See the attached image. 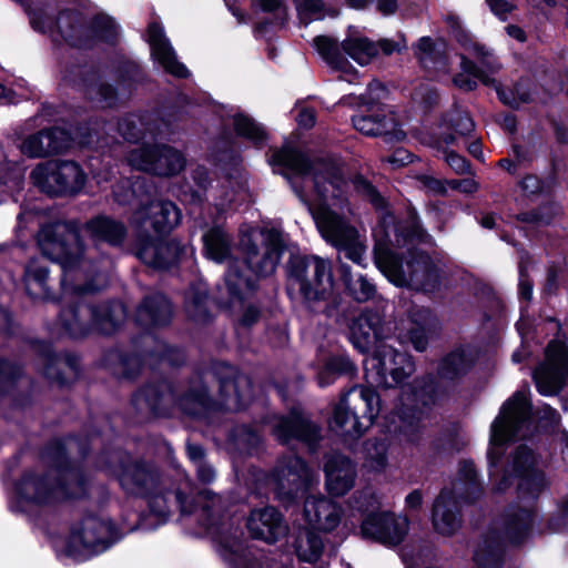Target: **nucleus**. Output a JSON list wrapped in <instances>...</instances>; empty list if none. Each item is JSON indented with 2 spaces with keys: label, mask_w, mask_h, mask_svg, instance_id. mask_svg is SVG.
<instances>
[{
  "label": "nucleus",
  "mask_w": 568,
  "mask_h": 568,
  "mask_svg": "<svg viewBox=\"0 0 568 568\" xmlns=\"http://www.w3.org/2000/svg\"><path fill=\"white\" fill-rule=\"evenodd\" d=\"M71 142L72 136L69 132L51 128L24 136L18 149L30 159H43L67 151Z\"/></svg>",
  "instance_id": "24"
},
{
  "label": "nucleus",
  "mask_w": 568,
  "mask_h": 568,
  "mask_svg": "<svg viewBox=\"0 0 568 568\" xmlns=\"http://www.w3.org/2000/svg\"><path fill=\"white\" fill-rule=\"evenodd\" d=\"M243 532L235 529L217 537L219 552L234 568H262L260 560L247 550L242 540Z\"/></svg>",
  "instance_id": "33"
},
{
  "label": "nucleus",
  "mask_w": 568,
  "mask_h": 568,
  "mask_svg": "<svg viewBox=\"0 0 568 568\" xmlns=\"http://www.w3.org/2000/svg\"><path fill=\"white\" fill-rule=\"evenodd\" d=\"M106 468L116 477L120 487L128 495L146 496L159 487V471L146 462L112 453Z\"/></svg>",
  "instance_id": "14"
},
{
  "label": "nucleus",
  "mask_w": 568,
  "mask_h": 568,
  "mask_svg": "<svg viewBox=\"0 0 568 568\" xmlns=\"http://www.w3.org/2000/svg\"><path fill=\"white\" fill-rule=\"evenodd\" d=\"M353 126L365 135H382L390 131L394 119L386 115L384 110L372 112L371 114L354 115Z\"/></svg>",
  "instance_id": "43"
},
{
  "label": "nucleus",
  "mask_w": 568,
  "mask_h": 568,
  "mask_svg": "<svg viewBox=\"0 0 568 568\" xmlns=\"http://www.w3.org/2000/svg\"><path fill=\"white\" fill-rule=\"evenodd\" d=\"M270 164L288 180L294 193L312 214L322 237L345 257L364 266L366 237L345 213H352V190L376 211H386V200L363 176L348 180L341 163L328 158H310L284 145L274 150Z\"/></svg>",
  "instance_id": "1"
},
{
  "label": "nucleus",
  "mask_w": 568,
  "mask_h": 568,
  "mask_svg": "<svg viewBox=\"0 0 568 568\" xmlns=\"http://www.w3.org/2000/svg\"><path fill=\"white\" fill-rule=\"evenodd\" d=\"M271 428L274 437L283 444L296 439L313 447L320 438V428L297 408L292 409L288 416L274 417Z\"/></svg>",
  "instance_id": "25"
},
{
  "label": "nucleus",
  "mask_w": 568,
  "mask_h": 568,
  "mask_svg": "<svg viewBox=\"0 0 568 568\" xmlns=\"http://www.w3.org/2000/svg\"><path fill=\"white\" fill-rule=\"evenodd\" d=\"M83 229L94 243L102 242L113 247L121 246L128 236L124 222L103 214L87 221Z\"/></svg>",
  "instance_id": "32"
},
{
  "label": "nucleus",
  "mask_w": 568,
  "mask_h": 568,
  "mask_svg": "<svg viewBox=\"0 0 568 568\" xmlns=\"http://www.w3.org/2000/svg\"><path fill=\"white\" fill-rule=\"evenodd\" d=\"M444 123L447 128L453 129L460 135L470 133L475 128L474 121L469 114L459 108H455L448 112L444 119Z\"/></svg>",
  "instance_id": "57"
},
{
  "label": "nucleus",
  "mask_w": 568,
  "mask_h": 568,
  "mask_svg": "<svg viewBox=\"0 0 568 568\" xmlns=\"http://www.w3.org/2000/svg\"><path fill=\"white\" fill-rule=\"evenodd\" d=\"M295 4L298 18L305 26L312 21L322 20L326 16L322 0H297Z\"/></svg>",
  "instance_id": "56"
},
{
  "label": "nucleus",
  "mask_w": 568,
  "mask_h": 568,
  "mask_svg": "<svg viewBox=\"0 0 568 568\" xmlns=\"http://www.w3.org/2000/svg\"><path fill=\"white\" fill-rule=\"evenodd\" d=\"M408 526L406 516L390 511L372 513L363 519L361 535L385 546H396L404 540Z\"/></svg>",
  "instance_id": "21"
},
{
  "label": "nucleus",
  "mask_w": 568,
  "mask_h": 568,
  "mask_svg": "<svg viewBox=\"0 0 568 568\" xmlns=\"http://www.w3.org/2000/svg\"><path fill=\"white\" fill-rule=\"evenodd\" d=\"M196 498L203 513V526L209 529L215 524V518L220 517L221 497L215 496L207 489H203L197 494Z\"/></svg>",
  "instance_id": "54"
},
{
  "label": "nucleus",
  "mask_w": 568,
  "mask_h": 568,
  "mask_svg": "<svg viewBox=\"0 0 568 568\" xmlns=\"http://www.w3.org/2000/svg\"><path fill=\"white\" fill-rule=\"evenodd\" d=\"M48 267L38 261H31L24 274V284L28 294L33 298H51L48 287Z\"/></svg>",
  "instance_id": "42"
},
{
  "label": "nucleus",
  "mask_w": 568,
  "mask_h": 568,
  "mask_svg": "<svg viewBox=\"0 0 568 568\" xmlns=\"http://www.w3.org/2000/svg\"><path fill=\"white\" fill-rule=\"evenodd\" d=\"M375 263L397 286H409L423 292H433L438 287L439 271L425 253L408 250L407 255L402 257L388 248H378Z\"/></svg>",
  "instance_id": "6"
},
{
  "label": "nucleus",
  "mask_w": 568,
  "mask_h": 568,
  "mask_svg": "<svg viewBox=\"0 0 568 568\" xmlns=\"http://www.w3.org/2000/svg\"><path fill=\"white\" fill-rule=\"evenodd\" d=\"M38 245L44 256L61 265L62 301L59 314L61 328L72 337H83L92 329L112 334L123 323L126 311L121 302L93 305L85 295L104 286L103 273L111 266L103 257L100 267L93 260L97 248H85L77 229L69 223L44 225L38 233Z\"/></svg>",
  "instance_id": "2"
},
{
  "label": "nucleus",
  "mask_w": 568,
  "mask_h": 568,
  "mask_svg": "<svg viewBox=\"0 0 568 568\" xmlns=\"http://www.w3.org/2000/svg\"><path fill=\"white\" fill-rule=\"evenodd\" d=\"M559 212L560 207L556 203L549 202L536 210L518 214L517 220L531 227H540L550 224Z\"/></svg>",
  "instance_id": "51"
},
{
  "label": "nucleus",
  "mask_w": 568,
  "mask_h": 568,
  "mask_svg": "<svg viewBox=\"0 0 568 568\" xmlns=\"http://www.w3.org/2000/svg\"><path fill=\"white\" fill-rule=\"evenodd\" d=\"M324 471L326 489L333 496H344L355 485L356 465L344 455H329L325 462Z\"/></svg>",
  "instance_id": "26"
},
{
  "label": "nucleus",
  "mask_w": 568,
  "mask_h": 568,
  "mask_svg": "<svg viewBox=\"0 0 568 568\" xmlns=\"http://www.w3.org/2000/svg\"><path fill=\"white\" fill-rule=\"evenodd\" d=\"M247 528L254 538L268 544L275 542L286 534L282 516L274 507L253 510L247 520Z\"/></svg>",
  "instance_id": "31"
},
{
  "label": "nucleus",
  "mask_w": 568,
  "mask_h": 568,
  "mask_svg": "<svg viewBox=\"0 0 568 568\" xmlns=\"http://www.w3.org/2000/svg\"><path fill=\"white\" fill-rule=\"evenodd\" d=\"M304 516L313 529L332 531L341 523L342 509L326 497L308 496L304 504Z\"/></svg>",
  "instance_id": "29"
},
{
  "label": "nucleus",
  "mask_w": 568,
  "mask_h": 568,
  "mask_svg": "<svg viewBox=\"0 0 568 568\" xmlns=\"http://www.w3.org/2000/svg\"><path fill=\"white\" fill-rule=\"evenodd\" d=\"M34 186L50 195H73L85 183V174L73 161L51 160L36 165L30 173Z\"/></svg>",
  "instance_id": "12"
},
{
  "label": "nucleus",
  "mask_w": 568,
  "mask_h": 568,
  "mask_svg": "<svg viewBox=\"0 0 568 568\" xmlns=\"http://www.w3.org/2000/svg\"><path fill=\"white\" fill-rule=\"evenodd\" d=\"M415 55L420 65L429 71H445L447 67L446 43L423 37L415 45Z\"/></svg>",
  "instance_id": "37"
},
{
  "label": "nucleus",
  "mask_w": 568,
  "mask_h": 568,
  "mask_svg": "<svg viewBox=\"0 0 568 568\" xmlns=\"http://www.w3.org/2000/svg\"><path fill=\"white\" fill-rule=\"evenodd\" d=\"M410 357L393 346L379 344L374 354L365 359L367 382L376 386L394 387L404 383L414 372Z\"/></svg>",
  "instance_id": "13"
},
{
  "label": "nucleus",
  "mask_w": 568,
  "mask_h": 568,
  "mask_svg": "<svg viewBox=\"0 0 568 568\" xmlns=\"http://www.w3.org/2000/svg\"><path fill=\"white\" fill-rule=\"evenodd\" d=\"M236 442L239 446H242L247 452H251L257 448V446L260 445L261 435L258 434V432L250 427H242L241 429L237 430Z\"/></svg>",
  "instance_id": "62"
},
{
  "label": "nucleus",
  "mask_w": 568,
  "mask_h": 568,
  "mask_svg": "<svg viewBox=\"0 0 568 568\" xmlns=\"http://www.w3.org/2000/svg\"><path fill=\"white\" fill-rule=\"evenodd\" d=\"M388 331L378 311L366 310L353 320L349 337L354 346L364 352L372 342L387 338Z\"/></svg>",
  "instance_id": "27"
},
{
  "label": "nucleus",
  "mask_w": 568,
  "mask_h": 568,
  "mask_svg": "<svg viewBox=\"0 0 568 568\" xmlns=\"http://www.w3.org/2000/svg\"><path fill=\"white\" fill-rule=\"evenodd\" d=\"M119 134L128 142H138L146 133L154 135L149 115L128 114L118 123Z\"/></svg>",
  "instance_id": "45"
},
{
  "label": "nucleus",
  "mask_w": 568,
  "mask_h": 568,
  "mask_svg": "<svg viewBox=\"0 0 568 568\" xmlns=\"http://www.w3.org/2000/svg\"><path fill=\"white\" fill-rule=\"evenodd\" d=\"M20 374V367L8 361H0V390L16 381Z\"/></svg>",
  "instance_id": "63"
},
{
  "label": "nucleus",
  "mask_w": 568,
  "mask_h": 568,
  "mask_svg": "<svg viewBox=\"0 0 568 568\" xmlns=\"http://www.w3.org/2000/svg\"><path fill=\"white\" fill-rule=\"evenodd\" d=\"M181 221L179 207L171 201L158 200L142 204L133 212L131 225L141 233H148L151 229L156 234L172 231Z\"/></svg>",
  "instance_id": "20"
},
{
  "label": "nucleus",
  "mask_w": 568,
  "mask_h": 568,
  "mask_svg": "<svg viewBox=\"0 0 568 568\" xmlns=\"http://www.w3.org/2000/svg\"><path fill=\"white\" fill-rule=\"evenodd\" d=\"M204 243V253L207 258L222 263L231 255L232 239L231 235L221 226L210 227L202 236Z\"/></svg>",
  "instance_id": "40"
},
{
  "label": "nucleus",
  "mask_w": 568,
  "mask_h": 568,
  "mask_svg": "<svg viewBox=\"0 0 568 568\" xmlns=\"http://www.w3.org/2000/svg\"><path fill=\"white\" fill-rule=\"evenodd\" d=\"M172 316V307L168 298L162 294L146 296L139 305L135 321L143 327H156L165 325Z\"/></svg>",
  "instance_id": "35"
},
{
  "label": "nucleus",
  "mask_w": 568,
  "mask_h": 568,
  "mask_svg": "<svg viewBox=\"0 0 568 568\" xmlns=\"http://www.w3.org/2000/svg\"><path fill=\"white\" fill-rule=\"evenodd\" d=\"M433 402V395L425 387L403 386L400 408L397 412L398 424L395 426V432L402 434L408 442H416L423 428L426 408Z\"/></svg>",
  "instance_id": "15"
},
{
  "label": "nucleus",
  "mask_w": 568,
  "mask_h": 568,
  "mask_svg": "<svg viewBox=\"0 0 568 568\" xmlns=\"http://www.w3.org/2000/svg\"><path fill=\"white\" fill-rule=\"evenodd\" d=\"M535 523V513L531 506H511L504 519V537L510 542L518 544L525 540Z\"/></svg>",
  "instance_id": "36"
},
{
  "label": "nucleus",
  "mask_w": 568,
  "mask_h": 568,
  "mask_svg": "<svg viewBox=\"0 0 568 568\" xmlns=\"http://www.w3.org/2000/svg\"><path fill=\"white\" fill-rule=\"evenodd\" d=\"M79 447L74 438L55 440L44 453V458L54 466L55 484L33 471H27L17 484V494L26 501L48 505L67 498H81L88 495L83 473L70 466L67 455Z\"/></svg>",
  "instance_id": "4"
},
{
  "label": "nucleus",
  "mask_w": 568,
  "mask_h": 568,
  "mask_svg": "<svg viewBox=\"0 0 568 568\" xmlns=\"http://www.w3.org/2000/svg\"><path fill=\"white\" fill-rule=\"evenodd\" d=\"M88 94L102 108H110L115 104L116 93L112 85L108 83H98L90 87Z\"/></svg>",
  "instance_id": "60"
},
{
  "label": "nucleus",
  "mask_w": 568,
  "mask_h": 568,
  "mask_svg": "<svg viewBox=\"0 0 568 568\" xmlns=\"http://www.w3.org/2000/svg\"><path fill=\"white\" fill-rule=\"evenodd\" d=\"M240 245L247 268L256 276L272 275L284 252L283 234L275 229L251 230L242 235Z\"/></svg>",
  "instance_id": "11"
},
{
  "label": "nucleus",
  "mask_w": 568,
  "mask_h": 568,
  "mask_svg": "<svg viewBox=\"0 0 568 568\" xmlns=\"http://www.w3.org/2000/svg\"><path fill=\"white\" fill-rule=\"evenodd\" d=\"M354 367L352 362L346 356H333L331 357L324 368L318 373L317 381L321 387L331 385L335 376L342 374L353 373Z\"/></svg>",
  "instance_id": "52"
},
{
  "label": "nucleus",
  "mask_w": 568,
  "mask_h": 568,
  "mask_svg": "<svg viewBox=\"0 0 568 568\" xmlns=\"http://www.w3.org/2000/svg\"><path fill=\"white\" fill-rule=\"evenodd\" d=\"M481 490L475 465L468 460L462 462L452 488H444L435 499L432 513L434 529L444 536L455 534L462 525L459 499L473 501Z\"/></svg>",
  "instance_id": "7"
},
{
  "label": "nucleus",
  "mask_w": 568,
  "mask_h": 568,
  "mask_svg": "<svg viewBox=\"0 0 568 568\" xmlns=\"http://www.w3.org/2000/svg\"><path fill=\"white\" fill-rule=\"evenodd\" d=\"M30 22L34 30L48 33L54 42L63 40L73 47H87L94 38L112 42L118 37V26L104 14H98L90 27L74 11H62L57 19L43 12H32Z\"/></svg>",
  "instance_id": "5"
},
{
  "label": "nucleus",
  "mask_w": 568,
  "mask_h": 568,
  "mask_svg": "<svg viewBox=\"0 0 568 568\" xmlns=\"http://www.w3.org/2000/svg\"><path fill=\"white\" fill-rule=\"evenodd\" d=\"M498 94L500 101L509 105L511 108H518L520 104L526 103L530 99L529 91L525 88L524 83H518L511 90H504L500 85L495 81V85H493Z\"/></svg>",
  "instance_id": "58"
},
{
  "label": "nucleus",
  "mask_w": 568,
  "mask_h": 568,
  "mask_svg": "<svg viewBox=\"0 0 568 568\" xmlns=\"http://www.w3.org/2000/svg\"><path fill=\"white\" fill-rule=\"evenodd\" d=\"M363 466L376 473H381L386 468L387 445L384 440L368 439L365 442Z\"/></svg>",
  "instance_id": "47"
},
{
  "label": "nucleus",
  "mask_w": 568,
  "mask_h": 568,
  "mask_svg": "<svg viewBox=\"0 0 568 568\" xmlns=\"http://www.w3.org/2000/svg\"><path fill=\"white\" fill-rule=\"evenodd\" d=\"M128 161L136 170L160 176L178 174L185 165L183 154L165 144H144L132 150Z\"/></svg>",
  "instance_id": "17"
},
{
  "label": "nucleus",
  "mask_w": 568,
  "mask_h": 568,
  "mask_svg": "<svg viewBox=\"0 0 568 568\" xmlns=\"http://www.w3.org/2000/svg\"><path fill=\"white\" fill-rule=\"evenodd\" d=\"M138 187H140L139 182L132 184L128 179L120 180L113 187L114 201L120 205L130 204Z\"/></svg>",
  "instance_id": "61"
},
{
  "label": "nucleus",
  "mask_w": 568,
  "mask_h": 568,
  "mask_svg": "<svg viewBox=\"0 0 568 568\" xmlns=\"http://www.w3.org/2000/svg\"><path fill=\"white\" fill-rule=\"evenodd\" d=\"M342 276L351 294L357 302H366L374 297L376 287L367 277L359 275L356 280H352L348 267L345 265H342Z\"/></svg>",
  "instance_id": "53"
},
{
  "label": "nucleus",
  "mask_w": 568,
  "mask_h": 568,
  "mask_svg": "<svg viewBox=\"0 0 568 568\" xmlns=\"http://www.w3.org/2000/svg\"><path fill=\"white\" fill-rule=\"evenodd\" d=\"M225 285L232 298L242 300L246 292L255 290V280L240 273L237 264L234 262L225 274Z\"/></svg>",
  "instance_id": "50"
},
{
  "label": "nucleus",
  "mask_w": 568,
  "mask_h": 568,
  "mask_svg": "<svg viewBox=\"0 0 568 568\" xmlns=\"http://www.w3.org/2000/svg\"><path fill=\"white\" fill-rule=\"evenodd\" d=\"M471 358L462 348L447 354L438 366V376L445 381H456L467 374L471 366Z\"/></svg>",
  "instance_id": "44"
},
{
  "label": "nucleus",
  "mask_w": 568,
  "mask_h": 568,
  "mask_svg": "<svg viewBox=\"0 0 568 568\" xmlns=\"http://www.w3.org/2000/svg\"><path fill=\"white\" fill-rule=\"evenodd\" d=\"M334 288L331 263L312 255L294 257L287 266V292L298 295L311 308L327 301Z\"/></svg>",
  "instance_id": "8"
},
{
  "label": "nucleus",
  "mask_w": 568,
  "mask_h": 568,
  "mask_svg": "<svg viewBox=\"0 0 568 568\" xmlns=\"http://www.w3.org/2000/svg\"><path fill=\"white\" fill-rule=\"evenodd\" d=\"M207 293L202 286H192L185 295V312L195 322H205L209 318L206 307Z\"/></svg>",
  "instance_id": "49"
},
{
  "label": "nucleus",
  "mask_w": 568,
  "mask_h": 568,
  "mask_svg": "<svg viewBox=\"0 0 568 568\" xmlns=\"http://www.w3.org/2000/svg\"><path fill=\"white\" fill-rule=\"evenodd\" d=\"M148 41L151 47L152 57L166 72L179 78L187 77V69L176 60L174 50L165 38L163 28L159 23H150L148 28Z\"/></svg>",
  "instance_id": "30"
},
{
  "label": "nucleus",
  "mask_w": 568,
  "mask_h": 568,
  "mask_svg": "<svg viewBox=\"0 0 568 568\" xmlns=\"http://www.w3.org/2000/svg\"><path fill=\"white\" fill-rule=\"evenodd\" d=\"M216 375L220 387L219 405L226 410L243 408L252 397L250 378L226 364H220L216 367Z\"/></svg>",
  "instance_id": "23"
},
{
  "label": "nucleus",
  "mask_w": 568,
  "mask_h": 568,
  "mask_svg": "<svg viewBox=\"0 0 568 568\" xmlns=\"http://www.w3.org/2000/svg\"><path fill=\"white\" fill-rule=\"evenodd\" d=\"M212 376L211 372H205L190 382L185 393L178 399V405L184 413L199 416L213 406L206 389V383Z\"/></svg>",
  "instance_id": "34"
},
{
  "label": "nucleus",
  "mask_w": 568,
  "mask_h": 568,
  "mask_svg": "<svg viewBox=\"0 0 568 568\" xmlns=\"http://www.w3.org/2000/svg\"><path fill=\"white\" fill-rule=\"evenodd\" d=\"M323 550L322 538L310 529H304L296 539V554L303 561H316Z\"/></svg>",
  "instance_id": "48"
},
{
  "label": "nucleus",
  "mask_w": 568,
  "mask_h": 568,
  "mask_svg": "<svg viewBox=\"0 0 568 568\" xmlns=\"http://www.w3.org/2000/svg\"><path fill=\"white\" fill-rule=\"evenodd\" d=\"M503 550V538L495 531H491L478 544L474 554V561L478 568H499Z\"/></svg>",
  "instance_id": "39"
},
{
  "label": "nucleus",
  "mask_w": 568,
  "mask_h": 568,
  "mask_svg": "<svg viewBox=\"0 0 568 568\" xmlns=\"http://www.w3.org/2000/svg\"><path fill=\"white\" fill-rule=\"evenodd\" d=\"M161 386H148L133 396V404L139 410H149L153 415H162L161 403L166 400L171 394H164Z\"/></svg>",
  "instance_id": "46"
},
{
  "label": "nucleus",
  "mask_w": 568,
  "mask_h": 568,
  "mask_svg": "<svg viewBox=\"0 0 568 568\" xmlns=\"http://www.w3.org/2000/svg\"><path fill=\"white\" fill-rule=\"evenodd\" d=\"M24 175V169L18 163L7 160V154L0 145V184L13 183L18 185Z\"/></svg>",
  "instance_id": "59"
},
{
  "label": "nucleus",
  "mask_w": 568,
  "mask_h": 568,
  "mask_svg": "<svg viewBox=\"0 0 568 568\" xmlns=\"http://www.w3.org/2000/svg\"><path fill=\"white\" fill-rule=\"evenodd\" d=\"M233 123L239 135L251 140L256 145H260L266 138L264 129L244 114H236Z\"/></svg>",
  "instance_id": "55"
},
{
  "label": "nucleus",
  "mask_w": 568,
  "mask_h": 568,
  "mask_svg": "<svg viewBox=\"0 0 568 568\" xmlns=\"http://www.w3.org/2000/svg\"><path fill=\"white\" fill-rule=\"evenodd\" d=\"M193 253L187 246L176 241H146L138 251V257L154 268H168L178 263L187 253Z\"/></svg>",
  "instance_id": "28"
},
{
  "label": "nucleus",
  "mask_w": 568,
  "mask_h": 568,
  "mask_svg": "<svg viewBox=\"0 0 568 568\" xmlns=\"http://www.w3.org/2000/svg\"><path fill=\"white\" fill-rule=\"evenodd\" d=\"M314 47L332 69L341 71L339 79L349 83L355 82L357 71L344 53L361 65H367L377 57V44L354 27L348 28L341 44L329 37L318 36L314 39Z\"/></svg>",
  "instance_id": "9"
},
{
  "label": "nucleus",
  "mask_w": 568,
  "mask_h": 568,
  "mask_svg": "<svg viewBox=\"0 0 568 568\" xmlns=\"http://www.w3.org/2000/svg\"><path fill=\"white\" fill-rule=\"evenodd\" d=\"M432 323V313L426 307L413 306L407 320V334L404 336L416 351H424L427 345V329Z\"/></svg>",
  "instance_id": "38"
},
{
  "label": "nucleus",
  "mask_w": 568,
  "mask_h": 568,
  "mask_svg": "<svg viewBox=\"0 0 568 568\" xmlns=\"http://www.w3.org/2000/svg\"><path fill=\"white\" fill-rule=\"evenodd\" d=\"M379 412V399L372 387L354 386L335 405L329 427L342 436L359 437Z\"/></svg>",
  "instance_id": "10"
},
{
  "label": "nucleus",
  "mask_w": 568,
  "mask_h": 568,
  "mask_svg": "<svg viewBox=\"0 0 568 568\" xmlns=\"http://www.w3.org/2000/svg\"><path fill=\"white\" fill-rule=\"evenodd\" d=\"M445 160L447 164L455 171L457 174H466L470 172L469 162L463 158L462 155L455 153L454 151H449L445 153Z\"/></svg>",
  "instance_id": "64"
},
{
  "label": "nucleus",
  "mask_w": 568,
  "mask_h": 568,
  "mask_svg": "<svg viewBox=\"0 0 568 568\" xmlns=\"http://www.w3.org/2000/svg\"><path fill=\"white\" fill-rule=\"evenodd\" d=\"M119 538L110 520L88 516L72 527L69 546L73 551L99 554L106 550Z\"/></svg>",
  "instance_id": "16"
},
{
  "label": "nucleus",
  "mask_w": 568,
  "mask_h": 568,
  "mask_svg": "<svg viewBox=\"0 0 568 568\" xmlns=\"http://www.w3.org/2000/svg\"><path fill=\"white\" fill-rule=\"evenodd\" d=\"M568 378V347L551 341L546 349V359L534 371L538 392L549 396L557 394Z\"/></svg>",
  "instance_id": "18"
},
{
  "label": "nucleus",
  "mask_w": 568,
  "mask_h": 568,
  "mask_svg": "<svg viewBox=\"0 0 568 568\" xmlns=\"http://www.w3.org/2000/svg\"><path fill=\"white\" fill-rule=\"evenodd\" d=\"M464 45L469 53L480 59L481 65L485 67L487 71L483 70L465 55H462L460 72L454 77V84L464 91L475 90L477 88V81H480L484 85H495V79L491 74L499 70V64L493 58L491 53L484 45L470 40L465 42Z\"/></svg>",
  "instance_id": "19"
},
{
  "label": "nucleus",
  "mask_w": 568,
  "mask_h": 568,
  "mask_svg": "<svg viewBox=\"0 0 568 568\" xmlns=\"http://www.w3.org/2000/svg\"><path fill=\"white\" fill-rule=\"evenodd\" d=\"M172 496L173 494L171 491H158V488L154 489L150 495H146L145 497H149V506L151 513L161 519H166L170 515ZM174 500L183 514H192L195 511L193 501L189 503L181 491L174 493Z\"/></svg>",
  "instance_id": "41"
},
{
  "label": "nucleus",
  "mask_w": 568,
  "mask_h": 568,
  "mask_svg": "<svg viewBox=\"0 0 568 568\" xmlns=\"http://www.w3.org/2000/svg\"><path fill=\"white\" fill-rule=\"evenodd\" d=\"M272 479L278 495L291 500L310 485L312 474L298 456L290 455L278 460L272 473Z\"/></svg>",
  "instance_id": "22"
},
{
  "label": "nucleus",
  "mask_w": 568,
  "mask_h": 568,
  "mask_svg": "<svg viewBox=\"0 0 568 568\" xmlns=\"http://www.w3.org/2000/svg\"><path fill=\"white\" fill-rule=\"evenodd\" d=\"M530 425V403L525 390H517L507 399L490 429L488 450L489 476L498 491L509 487L518 478V494L534 500L546 488L544 473L535 468L536 458L531 449L520 445L511 457V470L501 468L503 446L513 438L525 437Z\"/></svg>",
  "instance_id": "3"
}]
</instances>
